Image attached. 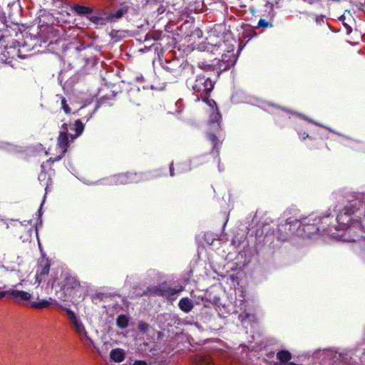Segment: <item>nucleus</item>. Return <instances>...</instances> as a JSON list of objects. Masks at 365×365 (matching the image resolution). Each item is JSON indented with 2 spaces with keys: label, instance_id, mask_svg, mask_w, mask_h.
I'll list each match as a JSON object with an SVG mask.
<instances>
[{
  "label": "nucleus",
  "instance_id": "nucleus-1",
  "mask_svg": "<svg viewBox=\"0 0 365 365\" xmlns=\"http://www.w3.org/2000/svg\"><path fill=\"white\" fill-rule=\"evenodd\" d=\"M335 200L347 201L348 204L339 212L336 216L338 226L335 230H345L344 240L355 242L363 236L364 227L360 222L365 217V195L355 194L354 195L343 196L340 192L332 194ZM329 216L322 219L320 227L314 224H302L297 230V235L302 237H312L318 232H326L331 237L337 239L339 236L333 232V227L329 226Z\"/></svg>",
  "mask_w": 365,
  "mask_h": 365
},
{
  "label": "nucleus",
  "instance_id": "nucleus-2",
  "mask_svg": "<svg viewBox=\"0 0 365 365\" xmlns=\"http://www.w3.org/2000/svg\"><path fill=\"white\" fill-rule=\"evenodd\" d=\"M71 130H74L75 133H68V124L63 123L61 126V130L60 131L59 135L58 137V146L61 150V153L57 158L52 160L50 158L51 161H57L59 160L62 156L67 151L69 143L73 142L77 137H78L83 130V125L79 120H77L75 121L74 124L71 127Z\"/></svg>",
  "mask_w": 365,
  "mask_h": 365
},
{
  "label": "nucleus",
  "instance_id": "nucleus-3",
  "mask_svg": "<svg viewBox=\"0 0 365 365\" xmlns=\"http://www.w3.org/2000/svg\"><path fill=\"white\" fill-rule=\"evenodd\" d=\"M8 295L14 302L24 305L29 304L30 307L37 309L48 308L51 303L46 299H41L38 302H31V294L23 290L9 289L6 291Z\"/></svg>",
  "mask_w": 365,
  "mask_h": 365
},
{
  "label": "nucleus",
  "instance_id": "nucleus-4",
  "mask_svg": "<svg viewBox=\"0 0 365 365\" xmlns=\"http://www.w3.org/2000/svg\"><path fill=\"white\" fill-rule=\"evenodd\" d=\"M187 83L196 95L197 101L202 99L204 101L208 99L215 85V83L209 77L202 75L197 76L194 82L187 81Z\"/></svg>",
  "mask_w": 365,
  "mask_h": 365
},
{
  "label": "nucleus",
  "instance_id": "nucleus-5",
  "mask_svg": "<svg viewBox=\"0 0 365 365\" xmlns=\"http://www.w3.org/2000/svg\"><path fill=\"white\" fill-rule=\"evenodd\" d=\"M66 312L73 330L78 334L80 340L87 346H94V342L88 336L81 319L70 309H66Z\"/></svg>",
  "mask_w": 365,
  "mask_h": 365
},
{
  "label": "nucleus",
  "instance_id": "nucleus-6",
  "mask_svg": "<svg viewBox=\"0 0 365 365\" xmlns=\"http://www.w3.org/2000/svg\"><path fill=\"white\" fill-rule=\"evenodd\" d=\"M301 226V222L296 219H287L284 224H281L278 227L279 232L284 233L282 235V240H286L290 235H297V230Z\"/></svg>",
  "mask_w": 365,
  "mask_h": 365
},
{
  "label": "nucleus",
  "instance_id": "nucleus-7",
  "mask_svg": "<svg viewBox=\"0 0 365 365\" xmlns=\"http://www.w3.org/2000/svg\"><path fill=\"white\" fill-rule=\"evenodd\" d=\"M191 365H215V359L207 354H198L190 359Z\"/></svg>",
  "mask_w": 365,
  "mask_h": 365
},
{
  "label": "nucleus",
  "instance_id": "nucleus-8",
  "mask_svg": "<svg viewBox=\"0 0 365 365\" xmlns=\"http://www.w3.org/2000/svg\"><path fill=\"white\" fill-rule=\"evenodd\" d=\"M113 179L117 184H126L138 181L137 175L133 173L118 174L114 176Z\"/></svg>",
  "mask_w": 365,
  "mask_h": 365
},
{
  "label": "nucleus",
  "instance_id": "nucleus-9",
  "mask_svg": "<svg viewBox=\"0 0 365 365\" xmlns=\"http://www.w3.org/2000/svg\"><path fill=\"white\" fill-rule=\"evenodd\" d=\"M209 105L212 107L213 112L210 115V124L212 125V128L215 130L220 129V121L221 120V115L217 110H214V106L216 107V103L214 101H208ZM216 110L217 108H216Z\"/></svg>",
  "mask_w": 365,
  "mask_h": 365
},
{
  "label": "nucleus",
  "instance_id": "nucleus-10",
  "mask_svg": "<svg viewBox=\"0 0 365 365\" xmlns=\"http://www.w3.org/2000/svg\"><path fill=\"white\" fill-rule=\"evenodd\" d=\"M109 356L112 361L120 363L125 360V351L120 348H115L110 351Z\"/></svg>",
  "mask_w": 365,
  "mask_h": 365
},
{
  "label": "nucleus",
  "instance_id": "nucleus-11",
  "mask_svg": "<svg viewBox=\"0 0 365 365\" xmlns=\"http://www.w3.org/2000/svg\"><path fill=\"white\" fill-rule=\"evenodd\" d=\"M183 289L182 287H180L179 289H176L172 287H170L166 285H161L159 289V294L163 297H172L175 295L176 294L180 292Z\"/></svg>",
  "mask_w": 365,
  "mask_h": 365
},
{
  "label": "nucleus",
  "instance_id": "nucleus-12",
  "mask_svg": "<svg viewBox=\"0 0 365 365\" xmlns=\"http://www.w3.org/2000/svg\"><path fill=\"white\" fill-rule=\"evenodd\" d=\"M65 287L68 292L78 290L80 288V282L76 277L69 276L66 279Z\"/></svg>",
  "mask_w": 365,
  "mask_h": 365
},
{
  "label": "nucleus",
  "instance_id": "nucleus-13",
  "mask_svg": "<svg viewBox=\"0 0 365 365\" xmlns=\"http://www.w3.org/2000/svg\"><path fill=\"white\" fill-rule=\"evenodd\" d=\"M89 20L97 25H105L109 21V17L108 16V13H103L98 16H91L89 18Z\"/></svg>",
  "mask_w": 365,
  "mask_h": 365
},
{
  "label": "nucleus",
  "instance_id": "nucleus-14",
  "mask_svg": "<svg viewBox=\"0 0 365 365\" xmlns=\"http://www.w3.org/2000/svg\"><path fill=\"white\" fill-rule=\"evenodd\" d=\"M178 306L182 311L186 313L190 312L194 307L192 301L187 297L181 299Z\"/></svg>",
  "mask_w": 365,
  "mask_h": 365
},
{
  "label": "nucleus",
  "instance_id": "nucleus-15",
  "mask_svg": "<svg viewBox=\"0 0 365 365\" xmlns=\"http://www.w3.org/2000/svg\"><path fill=\"white\" fill-rule=\"evenodd\" d=\"M128 11V9L126 7H123L117 10L116 11L108 14V16L109 17V21H115L120 19Z\"/></svg>",
  "mask_w": 365,
  "mask_h": 365
},
{
  "label": "nucleus",
  "instance_id": "nucleus-16",
  "mask_svg": "<svg viewBox=\"0 0 365 365\" xmlns=\"http://www.w3.org/2000/svg\"><path fill=\"white\" fill-rule=\"evenodd\" d=\"M73 10L80 15L91 14L93 11V9L91 7L78 4L73 5Z\"/></svg>",
  "mask_w": 365,
  "mask_h": 365
},
{
  "label": "nucleus",
  "instance_id": "nucleus-17",
  "mask_svg": "<svg viewBox=\"0 0 365 365\" xmlns=\"http://www.w3.org/2000/svg\"><path fill=\"white\" fill-rule=\"evenodd\" d=\"M117 325L121 329H124L128 325V319L125 315H120L117 318Z\"/></svg>",
  "mask_w": 365,
  "mask_h": 365
},
{
  "label": "nucleus",
  "instance_id": "nucleus-18",
  "mask_svg": "<svg viewBox=\"0 0 365 365\" xmlns=\"http://www.w3.org/2000/svg\"><path fill=\"white\" fill-rule=\"evenodd\" d=\"M277 358L282 363L288 361L291 359V354L287 351H281L277 354Z\"/></svg>",
  "mask_w": 365,
  "mask_h": 365
},
{
  "label": "nucleus",
  "instance_id": "nucleus-19",
  "mask_svg": "<svg viewBox=\"0 0 365 365\" xmlns=\"http://www.w3.org/2000/svg\"><path fill=\"white\" fill-rule=\"evenodd\" d=\"M61 108H62V109L63 110V111L66 114L70 113H71V108L68 106V105L67 104L66 98L64 97L61 96Z\"/></svg>",
  "mask_w": 365,
  "mask_h": 365
},
{
  "label": "nucleus",
  "instance_id": "nucleus-20",
  "mask_svg": "<svg viewBox=\"0 0 365 365\" xmlns=\"http://www.w3.org/2000/svg\"><path fill=\"white\" fill-rule=\"evenodd\" d=\"M257 25H258L259 27L263 28V29L272 26V23H270L268 21H267L265 19H259Z\"/></svg>",
  "mask_w": 365,
  "mask_h": 365
},
{
  "label": "nucleus",
  "instance_id": "nucleus-21",
  "mask_svg": "<svg viewBox=\"0 0 365 365\" xmlns=\"http://www.w3.org/2000/svg\"><path fill=\"white\" fill-rule=\"evenodd\" d=\"M148 328H149V325L147 323L143 322H139L138 329L140 331L145 333L148 331Z\"/></svg>",
  "mask_w": 365,
  "mask_h": 365
},
{
  "label": "nucleus",
  "instance_id": "nucleus-22",
  "mask_svg": "<svg viewBox=\"0 0 365 365\" xmlns=\"http://www.w3.org/2000/svg\"><path fill=\"white\" fill-rule=\"evenodd\" d=\"M208 137H209V139H210V140L212 141V143H213L214 146H215V145H216V140H217L215 135L212 134V133H210V134L208 135Z\"/></svg>",
  "mask_w": 365,
  "mask_h": 365
},
{
  "label": "nucleus",
  "instance_id": "nucleus-23",
  "mask_svg": "<svg viewBox=\"0 0 365 365\" xmlns=\"http://www.w3.org/2000/svg\"><path fill=\"white\" fill-rule=\"evenodd\" d=\"M133 365H148L145 361L136 360L133 362Z\"/></svg>",
  "mask_w": 365,
  "mask_h": 365
},
{
  "label": "nucleus",
  "instance_id": "nucleus-24",
  "mask_svg": "<svg viewBox=\"0 0 365 365\" xmlns=\"http://www.w3.org/2000/svg\"><path fill=\"white\" fill-rule=\"evenodd\" d=\"M6 296V291H4L0 287V299Z\"/></svg>",
  "mask_w": 365,
  "mask_h": 365
},
{
  "label": "nucleus",
  "instance_id": "nucleus-25",
  "mask_svg": "<svg viewBox=\"0 0 365 365\" xmlns=\"http://www.w3.org/2000/svg\"><path fill=\"white\" fill-rule=\"evenodd\" d=\"M48 270H49L48 267H47V266H46V267H45L44 270H43V273H44V274H48Z\"/></svg>",
  "mask_w": 365,
  "mask_h": 365
},
{
  "label": "nucleus",
  "instance_id": "nucleus-26",
  "mask_svg": "<svg viewBox=\"0 0 365 365\" xmlns=\"http://www.w3.org/2000/svg\"><path fill=\"white\" fill-rule=\"evenodd\" d=\"M170 175L173 176L174 173H173V165H170Z\"/></svg>",
  "mask_w": 365,
  "mask_h": 365
},
{
  "label": "nucleus",
  "instance_id": "nucleus-27",
  "mask_svg": "<svg viewBox=\"0 0 365 365\" xmlns=\"http://www.w3.org/2000/svg\"><path fill=\"white\" fill-rule=\"evenodd\" d=\"M275 365H277V364H275Z\"/></svg>",
  "mask_w": 365,
  "mask_h": 365
}]
</instances>
